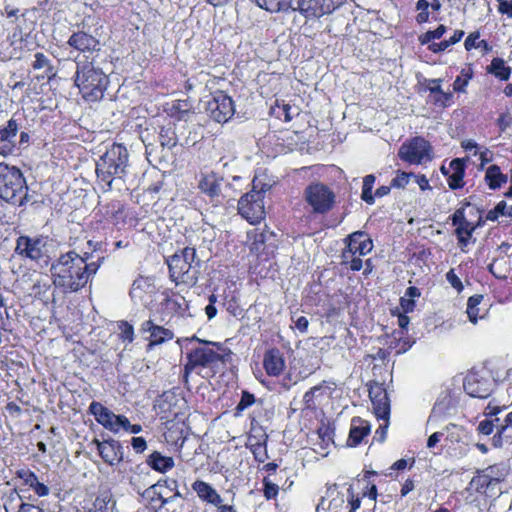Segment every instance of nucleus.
<instances>
[{"mask_svg":"<svg viewBox=\"0 0 512 512\" xmlns=\"http://www.w3.org/2000/svg\"><path fill=\"white\" fill-rule=\"evenodd\" d=\"M32 66L34 69L47 68L49 72L52 71L50 61L43 53H40V52L35 54V60L32 64Z\"/></svg>","mask_w":512,"mask_h":512,"instance_id":"nucleus-48","label":"nucleus"},{"mask_svg":"<svg viewBox=\"0 0 512 512\" xmlns=\"http://www.w3.org/2000/svg\"><path fill=\"white\" fill-rule=\"evenodd\" d=\"M279 109H281L282 114L284 116V120L287 122L291 121L293 119L294 115L298 114L297 108H292L288 104H283L281 107H279Z\"/></svg>","mask_w":512,"mask_h":512,"instance_id":"nucleus-60","label":"nucleus"},{"mask_svg":"<svg viewBox=\"0 0 512 512\" xmlns=\"http://www.w3.org/2000/svg\"><path fill=\"white\" fill-rule=\"evenodd\" d=\"M480 37L479 32H473L469 34V36L466 38L464 42V46L466 50H471L473 48H477L478 39Z\"/></svg>","mask_w":512,"mask_h":512,"instance_id":"nucleus-59","label":"nucleus"},{"mask_svg":"<svg viewBox=\"0 0 512 512\" xmlns=\"http://www.w3.org/2000/svg\"><path fill=\"white\" fill-rule=\"evenodd\" d=\"M92 443L96 445L98 453L105 463L114 466L123 460V447L119 441L94 439Z\"/></svg>","mask_w":512,"mask_h":512,"instance_id":"nucleus-15","label":"nucleus"},{"mask_svg":"<svg viewBox=\"0 0 512 512\" xmlns=\"http://www.w3.org/2000/svg\"><path fill=\"white\" fill-rule=\"evenodd\" d=\"M67 44L77 51L83 53L100 50V43L98 39L82 31L73 33L69 37Z\"/></svg>","mask_w":512,"mask_h":512,"instance_id":"nucleus-21","label":"nucleus"},{"mask_svg":"<svg viewBox=\"0 0 512 512\" xmlns=\"http://www.w3.org/2000/svg\"><path fill=\"white\" fill-rule=\"evenodd\" d=\"M191 105L187 100H177L171 107V115L182 120L190 112Z\"/></svg>","mask_w":512,"mask_h":512,"instance_id":"nucleus-37","label":"nucleus"},{"mask_svg":"<svg viewBox=\"0 0 512 512\" xmlns=\"http://www.w3.org/2000/svg\"><path fill=\"white\" fill-rule=\"evenodd\" d=\"M120 330V337L123 340H127L128 342H132L134 339V329L133 326L128 322L121 321L118 325Z\"/></svg>","mask_w":512,"mask_h":512,"instance_id":"nucleus-45","label":"nucleus"},{"mask_svg":"<svg viewBox=\"0 0 512 512\" xmlns=\"http://www.w3.org/2000/svg\"><path fill=\"white\" fill-rule=\"evenodd\" d=\"M251 1L254 2L261 9H264L271 13H275L276 0H251Z\"/></svg>","mask_w":512,"mask_h":512,"instance_id":"nucleus-55","label":"nucleus"},{"mask_svg":"<svg viewBox=\"0 0 512 512\" xmlns=\"http://www.w3.org/2000/svg\"><path fill=\"white\" fill-rule=\"evenodd\" d=\"M18 130V123L13 118L0 127V151L2 157L12 155L16 151Z\"/></svg>","mask_w":512,"mask_h":512,"instance_id":"nucleus-16","label":"nucleus"},{"mask_svg":"<svg viewBox=\"0 0 512 512\" xmlns=\"http://www.w3.org/2000/svg\"><path fill=\"white\" fill-rule=\"evenodd\" d=\"M14 251L23 259L39 262L48 258V238L22 235L17 238Z\"/></svg>","mask_w":512,"mask_h":512,"instance_id":"nucleus-10","label":"nucleus"},{"mask_svg":"<svg viewBox=\"0 0 512 512\" xmlns=\"http://www.w3.org/2000/svg\"><path fill=\"white\" fill-rule=\"evenodd\" d=\"M209 116L218 123H226L235 113L232 98L223 92H216L208 101L206 108Z\"/></svg>","mask_w":512,"mask_h":512,"instance_id":"nucleus-14","label":"nucleus"},{"mask_svg":"<svg viewBox=\"0 0 512 512\" xmlns=\"http://www.w3.org/2000/svg\"><path fill=\"white\" fill-rule=\"evenodd\" d=\"M89 413L92 414L95 417V420L104 428L114 414L112 411L97 401L91 402L89 406Z\"/></svg>","mask_w":512,"mask_h":512,"instance_id":"nucleus-31","label":"nucleus"},{"mask_svg":"<svg viewBox=\"0 0 512 512\" xmlns=\"http://www.w3.org/2000/svg\"><path fill=\"white\" fill-rule=\"evenodd\" d=\"M111 498L107 494L98 496L93 502L89 512H109V502Z\"/></svg>","mask_w":512,"mask_h":512,"instance_id":"nucleus-41","label":"nucleus"},{"mask_svg":"<svg viewBox=\"0 0 512 512\" xmlns=\"http://www.w3.org/2000/svg\"><path fill=\"white\" fill-rule=\"evenodd\" d=\"M131 445L137 453H142L147 447V443L143 437H133Z\"/></svg>","mask_w":512,"mask_h":512,"instance_id":"nucleus-63","label":"nucleus"},{"mask_svg":"<svg viewBox=\"0 0 512 512\" xmlns=\"http://www.w3.org/2000/svg\"><path fill=\"white\" fill-rule=\"evenodd\" d=\"M192 489L197 494L198 498L209 505L217 508L223 503V498L217 490L209 483L203 480H196L192 483Z\"/></svg>","mask_w":512,"mask_h":512,"instance_id":"nucleus-20","label":"nucleus"},{"mask_svg":"<svg viewBox=\"0 0 512 512\" xmlns=\"http://www.w3.org/2000/svg\"><path fill=\"white\" fill-rule=\"evenodd\" d=\"M413 182H415L422 191L431 190V186L425 175L414 174Z\"/></svg>","mask_w":512,"mask_h":512,"instance_id":"nucleus-64","label":"nucleus"},{"mask_svg":"<svg viewBox=\"0 0 512 512\" xmlns=\"http://www.w3.org/2000/svg\"><path fill=\"white\" fill-rule=\"evenodd\" d=\"M30 488L33 489L39 497L47 496L50 492L49 488L44 483L39 482V480H37Z\"/></svg>","mask_w":512,"mask_h":512,"instance_id":"nucleus-62","label":"nucleus"},{"mask_svg":"<svg viewBox=\"0 0 512 512\" xmlns=\"http://www.w3.org/2000/svg\"><path fill=\"white\" fill-rule=\"evenodd\" d=\"M495 446H502L505 443H512V411L506 416L504 424L501 425L497 435L493 438Z\"/></svg>","mask_w":512,"mask_h":512,"instance_id":"nucleus-29","label":"nucleus"},{"mask_svg":"<svg viewBox=\"0 0 512 512\" xmlns=\"http://www.w3.org/2000/svg\"><path fill=\"white\" fill-rule=\"evenodd\" d=\"M170 277L176 284L194 285L198 279L199 261H196V250L185 247L176 252L168 260Z\"/></svg>","mask_w":512,"mask_h":512,"instance_id":"nucleus-5","label":"nucleus"},{"mask_svg":"<svg viewBox=\"0 0 512 512\" xmlns=\"http://www.w3.org/2000/svg\"><path fill=\"white\" fill-rule=\"evenodd\" d=\"M25 178L20 169L0 163V198L12 205L21 206L27 200Z\"/></svg>","mask_w":512,"mask_h":512,"instance_id":"nucleus-4","label":"nucleus"},{"mask_svg":"<svg viewBox=\"0 0 512 512\" xmlns=\"http://www.w3.org/2000/svg\"><path fill=\"white\" fill-rule=\"evenodd\" d=\"M91 257L89 252L79 254L75 250L62 253L50 267L53 285L63 293L80 291L97 273L103 260L90 261Z\"/></svg>","mask_w":512,"mask_h":512,"instance_id":"nucleus-1","label":"nucleus"},{"mask_svg":"<svg viewBox=\"0 0 512 512\" xmlns=\"http://www.w3.org/2000/svg\"><path fill=\"white\" fill-rule=\"evenodd\" d=\"M511 123L512 117L508 112L502 113L497 120L498 127L502 132H504L510 126Z\"/></svg>","mask_w":512,"mask_h":512,"instance_id":"nucleus-57","label":"nucleus"},{"mask_svg":"<svg viewBox=\"0 0 512 512\" xmlns=\"http://www.w3.org/2000/svg\"><path fill=\"white\" fill-rule=\"evenodd\" d=\"M346 248L351 249L359 256H365L373 249V242L371 238L362 231H356L350 234L347 238Z\"/></svg>","mask_w":512,"mask_h":512,"instance_id":"nucleus-22","label":"nucleus"},{"mask_svg":"<svg viewBox=\"0 0 512 512\" xmlns=\"http://www.w3.org/2000/svg\"><path fill=\"white\" fill-rule=\"evenodd\" d=\"M507 179V176L501 172L500 167L497 165H491L486 170L485 181L492 190L500 188L507 182Z\"/></svg>","mask_w":512,"mask_h":512,"instance_id":"nucleus-28","label":"nucleus"},{"mask_svg":"<svg viewBox=\"0 0 512 512\" xmlns=\"http://www.w3.org/2000/svg\"><path fill=\"white\" fill-rule=\"evenodd\" d=\"M446 32V27L444 25H440L435 30L427 31L423 35L420 36L419 40L421 44H428L432 40L440 39L444 33Z\"/></svg>","mask_w":512,"mask_h":512,"instance_id":"nucleus-42","label":"nucleus"},{"mask_svg":"<svg viewBox=\"0 0 512 512\" xmlns=\"http://www.w3.org/2000/svg\"><path fill=\"white\" fill-rule=\"evenodd\" d=\"M399 158L411 165L423 164L432 159V147L422 137H414L404 142L398 151Z\"/></svg>","mask_w":512,"mask_h":512,"instance_id":"nucleus-11","label":"nucleus"},{"mask_svg":"<svg viewBox=\"0 0 512 512\" xmlns=\"http://www.w3.org/2000/svg\"><path fill=\"white\" fill-rule=\"evenodd\" d=\"M275 6V13L288 10L298 11L295 0H276Z\"/></svg>","mask_w":512,"mask_h":512,"instance_id":"nucleus-50","label":"nucleus"},{"mask_svg":"<svg viewBox=\"0 0 512 512\" xmlns=\"http://www.w3.org/2000/svg\"><path fill=\"white\" fill-rule=\"evenodd\" d=\"M436 105L447 107L453 103V94L451 92H444L443 90L433 97Z\"/></svg>","mask_w":512,"mask_h":512,"instance_id":"nucleus-44","label":"nucleus"},{"mask_svg":"<svg viewBox=\"0 0 512 512\" xmlns=\"http://www.w3.org/2000/svg\"><path fill=\"white\" fill-rule=\"evenodd\" d=\"M205 344H210L216 347V350L204 346L200 348L193 349L188 355V363L185 366L186 370H192L196 367H208L217 362H226L230 357L231 351L227 350L223 347L221 343L218 342H205Z\"/></svg>","mask_w":512,"mask_h":512,"instance_id":"nucleus-6","label":"nucleus"},{"mask_svg":"<svg viewBox=\"0 0 512 512\" xmlns=\"http://www.w3.org/2000/svg\"><path fill=\"white\" fill-rule=\"evenodd\" d=\"M489 72L501 80H508L511 74V69L505 65L503 59L494 58L490 64Z\"/></svg>","mask_w":512,"mask_h":512,"instance_id":"nucleus-33","label":"nucleus"},{"mask_svg":"<svg viewBox=\"0 0 512 512\" xmlns=\"http://www.w3.org/2000/svg\"><path fill=\"white\" fill-rule=\"evenodd\" d=\"M17 476L24 481L26 485L31 487L37 480L36 474L29 469H21L17 471Z\"/></svg>","mask_w":512,"mask_h":512,"instance_id":"nucleus-47","label":"nucleus"},{"mask_svg":"<svg viewBox=\"0 0 512 512\" xmlns=\"http://www.w3.org/2000/svg\"><path fill=\"white\" fill-rule=\"evenodd\" d=\"M128 151L121 144H112L96 162L97 178L109 188L114 179H121L126 173Z\"/></svg>","mask_w":512,"mask_h":512,"instance_id":"nucleus-3","label":"nucleus"},{"mask_svg":"<svg viewBox=\"0 0 512 512\" xmlns=\"http://www.w3.org/2000/svg\"><path fill=\"white\" fill-rule=\"evenodd\" d=\"M346 0H295L297 9L307 19L320 18L332 13Z\"/></svg>","mask_w":512,"mask_h":512,"instance_id":"nucleus-12","label":"nucleus"},{"mask_svg":"<svg viewBox=\"0 0 512 512\" xmlns=\"http://www.w3.org/2000/svg\"><path fill=\"white\" fill-rule=\"evenodd\" d=\"M146 462L153 470L160 473L171 470L175 465L172 457L164 456L158 451L151 453Z\"/></svg>","mask_w":512,"mask_h":512,"instance_id":"nucleus-26","label":"nucleus"},{"mask_svg":"<svg viewBox=\"0 0 512 512\" xmlns=\"http://www.w3.org/2000/svg\"><path fill=\"white\" fill-rule=\"evenodd\" d=\"M470 79H471V74L464 73V71H463L462 75L458 76L453 83L454 91L464 93L466 91V87H467Z\"/></svg>","mask_w":512,"mask_h":512,"instance_id":"nucleus-46","label":"nucleus"},{"mask_svg":"<svg viewBox=\"0 0 512 512\" xmlns=\"http://www.w3.org/2000/svg\"><path fill=\"white\" fill-rule=\"evenodd\" d=\"M121 417H122V415L113 414V416L111 417V420L108 422V424L106 425L105 428L110 430L113 433H118L121 430L120 421H119V419H121Z\"/></svg>","mask_w":512,"mask_h":512,"instance_id":"nucleus-61","label":"nucleus"},{"mask_svg":"<svg viewBox=\"0 0 512 512\" xmlns=\"http://www.w3.org/2000/svg\"><path fill=\"white\" fill-rule=\"evenodd\" d=\"M465 392L475 398H488L493 391L494 382L486 373L470 371L464 378Z\"/></svg>","mask_w":512,"mask_h":512,"instance_id":"nucleus-13","label":"nucleus"},{"mask_svg":"<svg viewBox=\"0 0 512 512\" xmlns=\"http://www.w3.org/2000/svg\"><path fill=\"white\" fill-rule=\"evenodd\" d=\"M452 173L448 175L447 182L451 189H458L463 186V177L465 173L464 163L461 159L456 158L450 162Z\"/></svg>","mask_w":512,"mask_h":512,"instance_id":"nucleus-27","label":"nucleus"},{"mask_svg":"<svg viewBox=\"0 0 512 512\" xmlns=\"http://www.w3.org/2000/svg\"><path fill=\"white\" fill-rule=\"evenodd\" d=\"M369 397L376 417L387 421L390 414V399L386 389L380 384H375L369 389Z\"/></svg>","mask_w":512,"mask_h":512,"instance_id":"nucleus-18","label":"nucleus"},{"mask_svg":"<svg viewBox=\"0 0 512 512\" xmlns=\"http://www.w3.org/2000/svg\"><path fill=\"white\" fill-rule=\"evenodd\" d=\"M141 330L150 334L149 344L147 346L148 350H151L154 346L169 341L174 337V334L171 330L162 326H158L151 320L143 322L141 325Z\"/></svg>","mask_w":512,"mask_h":512,"instance_id":"nucleus-19","label":"nucleus"},{"mask_svg":"<svg viewBox=\"0 0 512 512\" xmlns=\"http://www.w3.org/2000/svg\"><path fill=\"white\" fill-rule=\"evenodd\" d=\"M263 366L269 376H279L285 368V360L280 350H268L264 354Z\"/></svg>","mask_w":512,"mask_h":512,"instance_id":"nucleus-23","label":"nucleus"},{"mask_svg":"<svg viewBox=\"0 0 512 512\" xmlns=\"http://www.w3.org/2000/svg\"><path fill=\"white\" fill-rule=\"evenodd\" d=\"M508 474V469L503 464H496L488 467L483 471V474L478 477L480 485L489 487L493 483L502 481Z\"/></svg>","mask_w":512,"mask_h":512,"instance_id":"nucleus-24","label":"nucleus"},{"mask_svg":"<svg viewBox=\"0 0 512 512\" xmlns=\"http://www.w3.org/2000/svg\"><path fill=\"white\" fill-rule=\"evenodd\" d=\"M446 433V440L452 443H458L462 440L464 436V430L462 427L456 424H449L444 429Z\"/></svg>","mask_w":512,"mask_h":512,"instance_id":"nucleus-39","label":"nucleus"},{"mask_svg":"<svg viewBox=\"0 0 512 512\" xmlns=\"http://www.w3.org/2000/svg\"><path fill=\"white\" fill-rule=\"evenodd\" d=\"M223 181L224 178L214 171L201 172L198 188L214 205H218L224 199L232 197L229 193L231 185L227 183L225 186H222Z\"/></svg>","mask_w":512,"mask_h":512,"instance_id":"nucleus-9","label":"nucleus"},{"mask_svg":"<svg viewBox=\"0 0 512 512\" xmlns=\"http://www.w3.org/2000/svg\"><path fill=\"white\" fill-rule=\"evenodd\" d=\"M506 263V260L504 258L494 261L489 265V271L497 278L504 279L506 278V274L502 273V271L499 269V266L501 263Z\"/></svg>","mask_w":512,"mask_h":512,"instance_id":"nucleus-53","label":"nucleus"},{"mask_svg":"<svg viewBox=\"0 0 512 512\" xmlns=\"http://www.w3.org/2000/svg\"><path fill=\"white\" fill-rule=\"evenodd\" d=\"M370 432V425L361 418H353L347 443L349 446H357Z\"/></svg>","mask_w":512,"mask_h":512,"instance_id":"nucleus-25","label":"nucleus"},{"mask_svg":"<svg viewBox=\"0 0 512 512\" xmlns=\"http://www.w3.org/2000/svg\"><path fill=\"white\" fill-rule=\"evenodd\" d=\"M255 184L253 189L243 195L238 201V212L246 219L250 224L259 223L264 219L265 207H264V190H256Z\"/></svg>","mask_w":512,"mask_h":512,"instance_id":"nucleus-8","label":"nucleus"},{"mask_svg":"<svg viewBox=\"0 0 512 512\" xmlns=\"http://www.w3.org/2000/svg\"><path fill=\"white\" fill-rule=\"evenodd\" d=\"M304 199L314 213L325 214L334 207L336 195L324 183L313 182L305 188Z\"/></svg>","mask_w":512,"mask_h":512,"instance_id":"nucleus-7","label":"nucleus"},{"mask_svg":"<svg viewBox=\"0 0 512 512\" xmlns=\"http://www.w3.org/2000/svg\"><path fill=\"white\" fill-rule=\"evenodd\" d=\"M323 385H316L312 387L310 390H308L304 396H303V402L305 404V407L308 409H312L315 407V401L314 399L320 395H322L323 392Z\"/></svg>","mask_w":512,"mask_h":512,"instance_id":"nucleus-40","label":"nucleus"},{"mask_svg":"<svg viewBox=\"0 0 512 512\" xmlns=\"http://www.w3.org/2000/svg\"><path fill=\"white\" fill-rule=\"evenodd\" d=\"M347 492H348L347 502H348V507H349L348 512H356V510L361 506V500L358 496L354 495L351 488H349Z\"/></svg>","mask_w":512,"mask_h":512,"instance_id":"nucleus-52","label":"nucleus"},{"mask_svg":"<svg viewBox=\"0 0 512 512\" xmlns=\"http://www.w3.org/2000/svg\"><path fill=\"white\" fill-rule=\"evenodd\" d=\"M159 141L162 148L172 149L177 144V136L172 127H162L159 132Z\"/></svg>","mask_w":512,"mask_h":512,"instance_id":"nucleus-35","label":"nucleus"},{"mask_svg":"<svg viewBox=\"0 0 512 512\" xmlns=\"http://www.w3.org/2000/svg\"><path fill=\"white\" fill-rule=\"evenodd\" d=\"M414 173L398 171L396 176L391 181V186L397 189H404L413 181Z\"/></svg>","mask_w":512,"mask_h":512,"instance_id":"nucleus-38","label":"nucleus"},{"mask_svg":"<svg viewBox=\"0 0 512 512\" xmlns=\"http://www.w3.org/2000/svg\"><path fill=\"white\" fill-rule=\"evenodd\" d=\"M254 402H255L254 395H252L248 392H243L241 400L238 403L236 409H237V411H243L246 408H248L249 406H251Z\"/></svg>","mask_w":512,"mask_h":512,"instance_id":"nucleus-51","label":"nucleus"},{"mask_svg":"<svg viewBox=\"0 0 512 512\" xmlns=\"http://www.w3.org/2000/svg\"><path fill=\"white\" fill-rule=\"evenodd\" d=\"M447 281L451 284L453 288H455L458 291H461L463 288L461 280L458 278V276L454 273L453 270H450L446 274Z\"/></svg>","mask_w":512,"mask_h":512,"instance_id":"nucleus-58","label":"nucleus"},{"mask_svg":"<svg viewBox=\"0 0 512 512\" xmlns=\"http://www.w3.org/2000/svg\"><path fill=\"white\" fill-rule=\"evenodd\" d=\"M342 264L349 266V268L353 271H359L363 262L361 256L351 251V249L345 248L341 255Z\"/></svg>","mask_w":512,"mask_h":512,"instance_id":"nucleus-34","label":"nucleus"},{"mask_svg":"<svg viewBox=\"0 0 512 512\" xmlns=\"http://www.w3.org/2000/svg\"><path fill=\"white\" fill-rule=\"evenodd\" d=\"M498 2V10L500 13L512 18V0H496Z\"/></svg>","mask_w":512,"mask_h":512,"instance_id":"nucleus-54","label":"nucleus"},{"mask_svg":"<svg viewBox=\"0 0 512 512\" xmlns=\"http://www.w3.org/2000/svg\"><path fill=\"white\" fill-rule=\"evenodd\" d=\"M73 79L82 98L87 102L102 99L109 84V78L103 70L87 60L76 61Z\"/></svg>","mask_w":512,"mask_h":512,"instance_id":"nucleus-2","label":"nucleus"},{"mask_svg":"<svg viewBox=\"0 0 512 512\" xmlns=\"http://www.w3.org/2000/svg\"><path fill=\"white\" fill-rule=\"evenodd\" d=\"M375 183V176L370 174L364 177L361 198L368 204L374 203V196L372 195V189Z\"/></svg>","mask_w":512,"mask_h":512,"instance_id":"nucleus-36","label":"nucleus"},{"mask_svg":"<svg viewBox=\"0 0 512 512\" xmlns=\"http://www.w3.org/2000/svg\"><path fill=\"white\" fill-rule=\"evenodd\" d=\"M263 493L266 499H274L278 495L279 487L277 484L273 483L270 479H263Z\"/></svg>","mask_w":512,"mask_h":512,"instance_id":"nucleus-43","label":"nucleus"},{"mask_svg":"<svg viewBox=\"0 0 512 512\" xmlns=\"http://www.w3.org/2000/svg\"><path fill=\"white\" fill-rule=\"evenodd\" d=\"M496 212L500 216L512 218V205H507L505 201H500L496 206Z\"/></svg>","mask_w":512,"mask_h":512,"instance_id":"nucleus-56","label":"nucleus"},{"mask_svg":"<svg viewBox=\"0 0 512 512\" xmlns=\"http://www.w3.org/2000/svg\"><path fill=\"white\" fill-rule=\"evenodd\" d=\"M482 295H473L468 299L466 313L468 315V319L473 324H477L479 319H483L485 317V312L481 313L479 308V304L482 302Z\"/></svg>","mask_w":512,"mask_h":512,"instance_id":"nucleus-30","label":"nucleus"},{"mask_svg":"<svg viewBox=\"0 0 512 512\" xmlns=\"http://www.w3.org/2000/svg\"><path fill=\"white\" fill-rule=\"evenodd\" d=\"M267 439L268 436L261 427H253L248 435L247 447L259 463H264L269 458L266 448Z\"/></svg>","mask_w":512,"mask_h":512,"instance_id":"nucleus-17","label":"nucleus"},{"mask_svg":"<svg viewBox=\"0 0 512 512\" xmlns=\"http://www.w3.org/2000/svg\"><path fill=\"white\" fill-rule=\"evenodd\" d=\"M452 225L456 228L471 224L465 217L464 208L457 209L451 217Z\"/></svg>","mask_w":512,"mask_h":512,"instance_id":"nucleus-49","label":"nucleus"},{"mask_svg":"<svg viewBox=\"0 0 512 512\" xmlns=\"http://www.w3.org/2000/svg\"><path fill=\"white\" fill-rule=\"evenodd\" d=\"M474 230L475 226L472 223L455 229L458 244L463 252H466L465 248L470 244Z\"/></svg>","mask_w":512,"mask_h":512,"instance_id":"nucleus-32","label":"nucleus"}]
</instances>
